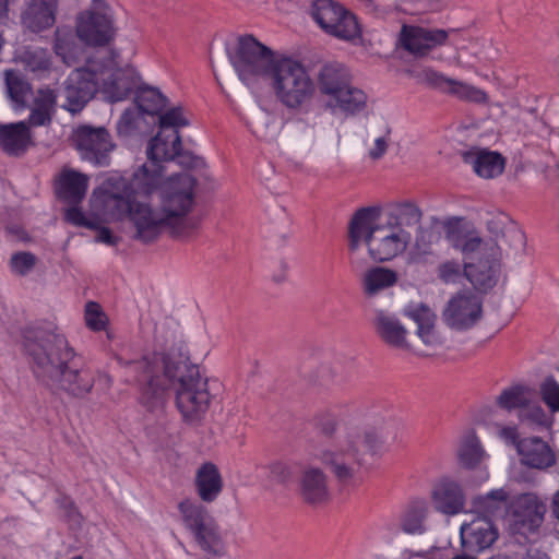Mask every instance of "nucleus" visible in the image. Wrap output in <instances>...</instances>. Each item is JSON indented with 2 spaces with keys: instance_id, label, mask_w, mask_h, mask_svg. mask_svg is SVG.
I'll list each match as a JSON object with an SVG mask.
<instances>
[{
  "instance_id": "nucleus-62",
  "label": "nucleus",
  "mask_w": 559,
  "mask_h": 559,
  "mask_svg": "<svg viewBox=\"0 0 559 559\" xmlns=\"http://www.w3.org/2000/svg\"><path fill=\"white\" fill-rule=\"evenodd\" d=\"M8 10V0H0V19L3 17Z\"/></svg>"
},
{
  "instance_id": "nucleus-36",
  "label": "nucleus",
  "mask_w": 559,
  "mask_h": 559,
  "mask_svg": "<svg viewBox=\"0 0 559 559\" xmlns=\"http://www.w3.org/2000/svg\"><path fill=\"white\" fill-rule=\"evenodd\" d=\"M532 397H534V392L531 388L515 384L502 390L497 396L496 403L502 409L508 412L516 411L519 413Z\"/></svg>"
},
{
  "instance_id": "nucleus-51",
  "label": "nucleus",
  "mask_w": 559,
  "mask_h": 559,
  "mask_svg": "<svg viewBox=\"0 0 559 559\" xmlns=\"http://www.w3.org/2000/svg\"><path fill=\"white\" fill-rule=\"evenodd\" d=\"M36 263V257L31 252H19L11 258L12 271L20 275L29 273Z\"/></svg>"
},
{
  "instance_id": "nucleus-22",
  "label": "nucleus",
  "mask_w": 559,
  "mask_h": 559,
  "mask_svg": "<svg viewBox=\"0 0 559 559\" xmlns=\"http://www.w3.org/2000/svg\"><path fill=\"white\" fill-rule=\"evenodd\" d=\"M57 92L49 87L37 88L28 104L29 115L25 121L29 127H48L57 111Z\"/></svg>"
},
{
  "instance_id": "nucleus-49",
  "label": "nucleus",
  "mask_w": 559,
  "mask_h": 559,
  "mask_svg": "<svg viewBox=\"0 0 559 559\" xmlns=\"http://www.w3.org/2000/svg\"><path fill=\"white\" fill-rule=\"evenodd\" d=\"M140 112L138 109H126L117 122V131L120 136H129L138 128Z\"/></svg>"
},
{
  "instance_id": "nucleus-44",
  "label": "nucleus",
  "mask_w": 559,
  "mask_h": 559,
  "mask_svg": "<svg viewBox=\"0 0 559 559\" xmlns=\"http://www.w3.org/2000/svg\"><path fill=\"white\" fill-rule=\"evenodd\" d=\"M421 211L419 207L411 202H404L394 209L393 216L389 219L393 225H399L402 228L405 226H413L420 222Z\"/></svg>"
},
{
  "instance_id": "nucleus-13",
  "label": "nucleus",
  "mask_w": 559,
  "mask_h": 559,
  "mask_svg": "<svg viewBox=\"0 0 559 559\" xmlns=\"http://www.w3.org/2000/svg\"><path fill=\"white\" fill-rule=\"evenodd\" d=\"M73 141L83 159L99 166L108 164V155L115 147L104 127L80 126L73 133Z\"/></svg>"
},
{
  "instance_id": "nucleus-40",
  "label": "nucleus",
  "mask_w": 559,
  "mask_h": 559,
  "mask_svg": "<svg viewBox=\"0 0 559 559\" xmlns=\"http://www.w3.org/2000/svg\"><path fill=\"white\" fill-rule=\"evenodd\" d=\"M55 52L62 61L72 66L81 53V47L75 41V36L68 29H57Z\"/></svg>"
},
{
  "instance_id": "nucleus-26",
  "label": "nucleus",
  "mask_w": 559,
  "mask_h": 559,
  "mask_svg": "<svg viewBox=\"0 0 559 559\" xmlns=\"http://www.w3.org/2000/svg\"><path fill=\"white\" fill-rule=\"evenodd\" d=\"M300 493L308 503L320 504L325 502L329 499L325 473L319 467H306L300 478Z\"/></svg>"
},
{
  "instance_id": "nucleus-1",
  "label": "nucleus",
  "mask_w": 559,
  "mask_h": 559,
  "mask_svg": "<svg viewBox=\"0 0 559 559\" xmlns=\"http://www.w3.org/2000/svg\"><path fill=\"white\" fill-rule=\"evenodd\" d=\"M156 337L164 352L148 354L134 361H121L139 386L140 403L148 412H159L174 392L182 419L198 424L211 402L207 379L202 377L199 366L190 361L174 322L158 328Z\"/></svg>"
},
{
  "instance_id": "nucleus-56",
  "label": "nucleus",
  "mask_w": 559,
  "mask_h": 559,
  "mask_svg": "<svg viewBox=\"0 0 559 559\" xmlns=\"http://www.w3.org/2000/svg\"><path fill=\"white\" fill-rule=\"evenodd\" d=\"M297 132H304V138L300 140L304 144L311 145L314 142V128L307 124L304 120H297L294 123Z\"/></svg>"
},
{
  "instance_id": "nucleus-4",
  "label": "nucleus",
  "mask_w": 559,
  "mask_h": 559,
  "mask_svg": "<svg viewBox=\"0 0 559 559\" xmlns=\"http://www.w3.org/2000/svg\"><path fill=\"white\" fill-rule=\"evenodd\" d=\"M24 347L35 377L45 385L74 397L86 396L95 385V371L79 358L63 334L55 330L26 332Z\"/></svg>"
},
{
  "instance_id": "nucleus-64",
  "label": "nucleus",
  "mask_w": 559,
  "mask_h": 559,
  "mask_svg": "<svg viewBox=\"0 0 559 559\" xmlns=\"http://www.w3.org/2000/svg\"><path fill=\"white\" fill-rule=\"evenodd\" d=\"M72 559H83L81 556L73 557Z\"/></svg>"
},
{
  "instance_id": "nucleus-10",
  "label": "nucleus",
  "mask_w": 559,
  "mask_h": 559,
  "mask_svg": "<svg viewBox=\"0 0 559 559\" xmlns=\"http://www.w3.org/2000/svg\"><path fill=\"white\" fill-rule=\"evenodd\" d=\"M185 527L195 543L206 552L221 555L224 545L218 527L206 509L194 501L185 500L178 506Z\"/></svg>"
},
{
  "instance_id": "nucleus-55",
  "label": "nucleus",
  "mask_w": 559,
  "mask_h": 559,
  "mask_svg": "<svg viewBox=\"0 0 559 559\" xmlns=\"http://www.w3.org/2000/svg\"><path fill=\"white\" fill-rule=\"evenodd\" d=\"M270 477L277 483L287 481L290 476L289 467L282 462H273L269 465Z\"/></svg>"
},
{
  "instance_id": "nucleus-16",
  "label": "nucleus",
  "mask_w": 559,
  "mask_h": 559,
  "mask_svg": "<svg viewBox=\"0 0 559 559\" xmlns=\"http://www.w3.org/2000/svg\"><path fill=\"white\" fill-rule=\"evenodd\" d=\"M443 321L454 330L472 328L481 317V301L471 293L452 297L442 313Z\"/></svg>"
},
{
  "instance_id": "nucleus-30",
  "label": "nucleus",
  "mask_w": 559,
  "mask_h": 559,
  "mask_svg": "<svg viewBox=\"0 0 559 559\" xmlns=\"http://www.w3.org/2000/svg\"><path fill=\"white\" fill-rule=\"evenodd\" d=\"M499 263L496 259L479 260L465 263L464 273L467 280L478 290H487L495 286Z\"/></svg>"
},
{
  "instance_id": "nucleus-45",
  "label": "nucleus",
  "mask_w": 559,
  "mask_h": 559,
  "mask_svg": "<svg viewBox=\"0 0 559 559\" xmlns=\"http://www.w3.org/2000/svg\"><path fill=\"white\" fill-rule=\"evenodd\" d=\"M5 83L10 98L24 106L26 96L31 93V85L14 71L5 72Z\"/></svg>"
},
{
  "instance_id": "nucleus-50",
  "label": "nucleus",
  "mask_w": 559,
  "mask_h": 559,
  "mask_svg": "<svg viewBox=\"0 0 559 559\" xmlns=\"http://www.w3.org/2000/svg\"><path fill=\"white\" fill-rule=\"evenodd\" d=\"M106 316L100 307L93 301L86 304L85 307V322L86 325L93 331H100L106 326Z\"/></svg>"
},
{
  "instance_id": "nucleus-52",
  "label": "nucleus",
  "mask_w": 559,
  "mask_h": 559,
  "mask_svg": "<svg viewBox=\"0 0 559 559\" xmlns=\"http://www.w3.org/2000/svg\"><path fill=\"white\" fill-rule=\"evenodd\" d=\"M497 436L501 439L506 444L512 445L518 451V445L521 442L519 428L515 425L511 426H498L497 427Z\"/></svg>"
},
{
  "instance_id": "nucleus-20",
  "label": "nucleus",
  "mask_w": 559,
  "mask_h": 559,
  "mask_svg": "<svg viewBox=\"0 0 559 559\" xmlns=\"http://www.w3.org/2000/svg\"><path fill=\"white\" fill-rule=\"evenodd\" d=\"M372 324L385 344L400 349L408 348V331L394 313L377 308L373 310Z\"/></svg>"
},
{
  "instance_id": "nucleus-29",
  "label": "nucleus",
  "mask_w": 559,
  "mask_h": 559,
  "mask_svg": "<svg viewBox=\"0 0 559 559\" xmlns=\"http://www.w3.org/2000/svg\"><path fill=\"white\" fill-rule=\"evenodd\" d=\"M195 488L199 497L204 502H213L223 490V479L216 465L202 464L195 473Z\"/></svg>"
},
{
  "instance_id": "nucleus-60",
  "label": "nucleus",
  "mask_w": 559,
  "mask_h": 559,
  "mask_svg": "<svg viewBox=\"0 0 559 559\" xmlns=\"http://www.w3.org/2000/svg\"><path fill=\"white\" fill-rule=\"evenodd\" d=\"M521 559H549V557L538 550L528 551L527 555Z\"/></svg>"
},
{
  "instance_id": "nucleus-11",
  "label": "nucleus",
  "mask_w": 559,
  "mask_h": 559,
  "mask_svg": "<svg viewBox=\"0 0 559 559\" xmlns=\"http://www.w3.org/2000/svg\"><path fill=\"white\" fill-rule=\"evenodd\" d=\"M311 15L329 35L352 41L360 36V27L354 14L332 0H316Z\"/></svg>"
},
{
  "instance_id": "nucleus-48",
  "label": "nucleus",
  "mask_w": 559,
  "mask_h": 559,
  "mask_svg": "<svg viewBox=\"0 0 559 559\" xmlns=\"http://www.w3.org/2000/svg\"><path fill=\"white\" fill-rule=\"evenodd\" d=\"M542 400L554 415L559 412V383L554 377H547L539 385Z\"/></svg>"
},
{
  "instance_id": "nucleus-43",
  "label": "nucleus",
  "mask_w": 559,
  "mask_h": 559,
  "mask_svg": "<svg viewBox=\"0 0 559 559\" xmlns=\"http://www.w3.org/2000/svg\"><path fill=\"white\" fill-rule=\"evenodd\" d=\"M448 94L453 95L462 100L478 104L487 103L488 100V96L485 91L454 79H452Z\"/></svg>"
},
{
  "instance_id": "nucleus-42",
  "label": "nucleus",
  "mask_w": 559,
  "mask_h": 559,
  "mask_svg": "<svg viewBox=\"0 0 559 559\" xmlns=\"http://www.w3.org/2000/svg\"><path fill=\"white\" fill-rule=\"evenodd\" d=\"M425 515L426 508L424 503L411 506L402 516V530L407 534H421L424 532L423 522Z\"/></svg>"
},
{
  "instance_id": "nucleus-31",
  "label": "nucleus",
  "mask_w": 559,
  "mask_h": 559,
  "mask_svg": "<svg viewBox=\"0 0 559 559\" xmlns=\"http://www.w3.org/2000/svg\"><path fill=\"white\" fill-rule=\"evenodd\" d=\"M88 177L79 171L69 169L60 175L57 192L59 197L69 203H80L87 191Z\"/></svg>"
},
{
  "instance_id": "nucleus-46",
  "label": "nucleus",
  "mask_w": 559,
  "mask_h": 559,
  "mask_svg": "<svg viewBox=\"0 0 559 559\" xmlns=\"http://www.w3.org/2000/svg\"><path fill=\"white\" fill-rule=\"evenodd\" d=\"M415 78L418 80V82L447 94L452 83L451 78H448L431 68H424L417 71Z\"/></svg>"
},
{
  "instance_id": "nucleus-28",
  "label": "nucleus",
  "mask_w": 559,
  "mask_h": 559,
  "mask_svg": "<svg viewBox=\"0 0 559 559\" xmlns=\"http://www.w3.org/2000/svg\"><path fill=\"white\" fill-rule=\"evenodd\" d=\"M29 126L25 121L0 124V146L10 155H21L32 144Z\"/></svg>"
},
{
  "instance_id": "nucleus-24",
  "label": "nucleus",
  "mask_w": 559,
  "mask_h": 559,
  "mask_svg": "<svg viewBox=\"0 0 559 559\" xmlns=\"http://www.w3.org/2000/svg\"><path fill=\"white\" fill-rule=\"evenodd\" d=\"M465 164L481 178L491 179L502 174L504 169L503 157L485 148H471L462 153Z\"/></svg>"
},
{
  "instance_id": "nucleus-53",
  "label": "nucleus",
  "mask_w": 559,
  "mask_h": 559,
  "mask_svg": "<svg viewBox=\"0 0 559 559\" xmlns=\"http://www.w3.org/2000/svg\"><path fill=\"white\" fill-rule=\"evenodd\" d=\"M391 143L390 130L386 129L383 134L377 136L373 141V145L369 148V156L372 159L381 158Z\"/></svg>"
},
{
  "instance_id": "nucleus-3",
  "label": "nucleus",
  "mask_w": 559,
  "mask_h": 559,
  "mask_svg": "<svg viewBox=\"0 0 559 559\" xmlns=\"http://www.w3.org/2000/svg\"><path fill=\"white\" fill-rule=\"evenodd\" d=\"M195 180L188 173L164 179L148 193L129 188L127 216L135 227V238L143 242L155 240L164 230L178 238L187 237L198 227L188 214L194 204Z\"/></svg>"
},
{
  "instance_id": "nucleus-33",
  "label": "nucleus",
  "mask_w": 559,
  "mask_h": 559,
  "mask_svg": "<svg viewBox=\"0 0 559 559\" xmlns=\"http://www.w3.org/2000/svg\"><path fill=\"white\" fill-rule=\"evenodd\" d=\"M397 273L389 267L373 266L368 269L361 278V286L365 295L377 296L382 290L394 286L397 283Z\"/></svg>"
},
{
  "instance_id": "nucleus-58",
  "label": "nucleus",
  "mask_w": 559,
  "mask_h": 559,
  "mask_svg": "<svg viewBox=\"0 0 559 559\" xmlns=\"http://www.w3.org/2000/svg\"><path fill=\"white\" fill-rule=\"evenodd\" d=\"M95 376H96L95 384L97 385V388L103 392L108 391L112 384L111 377L108 373L103 372V371H96Z\"/></svg>"
},
{
  "instance_id": "nucleus-37",
  "label": "nucleus",
  "mask_w": 559,
  "mask_h": 559,
  "mask_svg": "<svg viewBox=\"0 0 559 559\" xmlns=\"http://www.w3.org/2000/svg\"><path fill=\"white\" fill-rule=\"evenodd\" d=\"M509 497L510 492L506 488H498L484 496L476 497L473 506L478 513L483 514L481 518L489 519L504 510Z\"/></svg>"
},
{
  "instance_id": "nucleus-9",
  "label": "nucleus",
  "mask_w": 559,
  "mask_h": 559,
  "mask_svg": "<svg viewBox=\"0 0 559 559\" xmlns=\"http://www.w3.org/2000/svg\"><path fill=\"white\" fill-rule=\"evenodd\" d=\"M98 63L99 91L110 103L127 99L140 86V75L138 71L127 66L119 68L112 56L94 58Z\"/></svg>"
},
{
  "instance_id": "nucleus-39",
  "label": "nucleus",
  "mask_w": 559,
  "mask_h": 559,
  "mask_svg": "<svg viewBox=\"0 0 559 559\" xmlns=\"http://www.w3.org/2000/svg\"><path fill=\"white\" fill-rule=\"evenodd\" d=\"M17 58L27 71L37 76L48 71L50 67V56L46 49L40 47H27L20 52Z\"/></svg>"
},
{
  "instance_id": "nucleus-2",
  "label": "nucleus",
  "mask_w": 559,
  "mask_h": 559,
  "mask_svg": "<svg viewBox=\"0 0 559 559\" xmlns=\"http://www.w3.org/2000/svg\"><path fill=\"white\" fill-rule=\"evenodd\" d=\"M230 61L248 87H255L259 81L265 82L276 102L288 110L309 107L316 97V80L301 61L276 56L252 36L239 39Z\"/></svg>"
},
{
  "instance_id": "nucleus-21",
  "label": "nucleus",
  "mask_w": 559,
  "mask_h": 559,
  "mask_svg": "<svg viewBox=\"0 0 559 559\" xmlns=\"http://www.w3.org/2000/svg\"><path fill=\"white\" fill-rule=\"evenodd\" d=\"M461 540L468 551H481L490 547L498 537L497 528L486 518H477L464 523L460 528Z\"/></svg>"
},
{
  "instance_id": "nucleus-38",
  "label": "nucleus",
  "mask_w": 559,
  "mask_h": 559,
  "mask_svg": "<svg viewBox=\"0 0 559 559\" xmlns=\"http://www.w3.org/2000/svg\"><path fill=\"white\" fill-rule=\"evenodd\" d=\"M135 103L139 111L158 115L165 109L167 98L156 88L139 86L135 92Z\"/></svg>"
},
{
  "instance_id": "nucleus-63",
  "label": "nucleus",
  "mask_w": 559,
  "mask_h": 559,
  "mask_svg": "<svg viewBox=\"0 0 559 559\" xmlns=\"http://www.w3.org/2000/svg\"><path fill=\"white\" fill-rule=\"evenodd\" d=\"M500 233H501V229H496L495 230L496 236H498Z\"/></svg>"
},
{
  "instance_id": "nucleus-61",
  "label": "nucleus",
  "mask_w": 559,
  "mask_h": 559,
  "mask_svg": "<svg viewBox=\"0 0 559 559\" xmlns=\"http://www.w3.org/2000/svg\"><path fill=\"white\" fill-rule=\"evenodd\" d=\"M252 133L257 138L262 139V140H269L273 136V135L269 134L267 131L260 130L258 127H252Z\"/></svg>"
},
{
  "instance_id": "nucleus-7",
  "label": "nucleus",
  "mask_w": 559,
  "mask_h": 559,
  "mask_svg": "<svg viewBox=\"0 0 559 559\" xmlns=\"http://www.w3.org/2000/svg\"><path fill=\"white\" fill-rule=\"evenodd\" d=\"M128 180L119 173L109 174L94 189L90 199V213L85 214L79 207H70L66 218L74 226L97 228L104 223L121 221L128 212Z\"/></svg>"
},
{
  "instance_id": "nucleus-32",
  "label": "nucleus",
  "mask_w": 559,
  "mask_h": 559,
  "mask_svg": "<svg viewBox=\"0 0 559 559\" xmlns=\"http://www.w3.org/2000/svg\"><path fill=\"white\" fill-rule=\"evenodd\" d=\"M331 102H333V105H331L333 108L346 115L355 116L366 110L368 96L364 90L353 85L350 82Z\"/></svg>"
},
{
  "instance_id": "nucleus-17",
  "label": "nucleus",
  "mask_w": 559,
  "mask_h": 559,
  "mask_svg": "<svg viewBox=\"0 0 559 559\" xmlns=\"http://www.w3.org/2000/svg\"><path fill=\"white\" fill-rule=\"evenodd\" d=\"M403 313L416 323V334L426 346L437 348L444 344V337L436 326L437 314L430 307L411 301L404 307Z\"/></svg>"
},
{
  "instance_id": "nucleus-12",
  "label": "nucleus",
  "mask_w": 559,
  "mask_h": 559,
  "mask_svg": "<svg viewBox=\"0 0 559 559\" xmlns=\"http://www.w3.org/2000/svg\"><path fill=\"white\" fill-rule=\"evenodd\" d=\"M97 71L98 63L93 58L84 68L75 69L69 74L62 90L64 103L61 108L76 114L86 106L94 94L99 91Z\"/></svg>"
},
{
  "instance_id": "nucleus-8",
  "label": "nucleus",
  "mask_w": 559,
  "mask_h": 559,
  "mask_svg": "<svg viewBox=\"0 0 559 559\" xmlns=\"http://www.w3.org/2000/svg\"><path fill=\"white\" fill-rule=\"evenodd\" d=\"M181 136L179 131L171 130L155 135L147 147L148 162L139 167L128 180V189L138 193H148L160 183L164 174L162 162L173 160L180 156Z\"/></svg>"
},
{
  "instance_id": "nucleus-59",
  "label": "nucleus",
  "mask_w": 559,
  "mask_h": 559,
  "mask_svg": "<svg viewBox=\"0 0 559 559\" xmlns=\"http://www.w3.org/2000/svg\"><path fill=\"white\" fill-rule=\"evenodd\" d=\"M551 512L552 515L559 521V490L552 497Z\"/></svg>"
},
{
  "instance_id": "nucleus-41",
  "label": "nucleus",
  "mask_w": 559,
  "mask_h": 559,
  "mask_svg": "<svg viewBox=\"0 0 559 559\" xmlns=\"http://www.w3.org/2000/svg\"><path fill=\"white\" fill-rule=\"evenodd\" d=\"M460 462L469 468L476 467L486 457L479 439L474 433L465 436L459 450Z\"/></svg>"
},
{
  "instance_id": "nucleus-14",
  "label": "nucleus",
  "mask_w": 559,
  "mask_h": 559,
  "mask_svg": "<svg viewBox=\"0 0 559 559\" xmlns=\"http://www.w3.org/2000/svg\"><path fill=\"white\" fill-rule=\"evenodd\" d=\"M546 504L533 493L519 497L514 503L511 530L514 535L532 540L544 521Z\"/></svg>"
},
{
  "instance_id": "nucleus-25",
  "label": "nucleus",
  "mask_w": 559,
  "mask_h": 559,
  "mask_svg": "<svg viewBox=\"0 0 559 559\" xmlns=\"http://www.w3.org/2000/svg\"><path fill=\"white\" fill-rule=\"evenodd\" d=\"M350 82L352 74L349 70L338 62H330L322 66L316 81L320 92L330 99Z\"/></svg>"
},
{
  "instance_id": "nucleus-27",
  "label": "nucleus",
  "mask_w": 559,
  "mask_h": 559,
  "mask_svg": "<svg viewBox=\"0 0 559 559\" xmlns=\"http://www.w3.org/2000/svg\"><path fill=\"white\" fill-rule=\"evenodd\" d=\"M57 0H28L22 15L23 24L33 32L49 28L55 23Z\"/></svg>"
},
{
  "instance_id": "nucleus-19",
  "label": "nucleus",
  "mask_w": 559,
  "mask_h": 559,
  "mask_svg": "<svg viewBox=\"0 0 559 559\" xmlns=\"http://www.w3.org/2000/svg\"><path fill=\"white\" fill-rule=\"evenodd\" d=\"M518 455L521 464L531 468L546 469L556 463V452L538 436L522 438L518 445Z\"/></svg>"
},
{
  "instance_id": "nucleus-47",
  "label": "nucleus",
  "mask_w": 559,
  "mask_h": 559,
  "mask_svg": "<svg viewBox=\"0 0 559 559\" xmlns=\"http://www.w3.org/2000/svg\"><path fill=\"white\" fill-rule=\"evenodd\" d=\"M158 116V124L163 131L166 129L178 131L179 128L187 127L190 123L181 107H173L168 110H163Z\"/></svg>"
},
{
  "instance_id": "nucleus-6",
  "label": "nucleus",
  "mask_w": 559,
  "mask_h": 559,
  "mask_svg": "<svg viewBox=\"0 0 559 559\" xmlns=\"http://www.w3.org/2000/svg\"><path fill=\"white\" fill-rule=\"evenodd\" d=\"M349 249L356 251L365 242L369 257L377 262H385L403 253L411 234L392 221L382 223L378 211L371 207L360 209L349 223Z\"/></svg>"
},
{
  "instance_id": "nucleus-15",
  "label": "nucleus",
  "mask_w": 559,
  "mask_h": 559,
  "mask_svg": "<svg viewBox=\"0 0 559 559\" xmlns=\"http://www.w3.org/2000/svg\"><path fill=\"white\" fill-rule=\"evenodd\" d=\"M93 2L94 10L79 16L76 34L87 45L102 46L112 36L111 19L100 0H93Z\"/></svg>"
},
{
  "instance_id": "nucleus-23",
  "label": "nucleus",
  "mask_w": 559,
  "mask_h": 559,
  "mask_svg": "<svg viewBox=\"0 0 559 559\" xmlns=\"http://www.w3.org/2000/svg\"><path fill=\"white\" fill-rule=\"evenodd\" d=\"M433 508L445 514L455 515L464 511L465 495L461 486L451 479H442L431 492Z\"/></svg>"
},
{
  "instance_id": "nucleus-18",
  "label": "nucleus",
  "mask_w": 559,
  "mask_h": 559,
  "mask_svg": "<svg viewBox=\"0 0 559 559\" xmlns=\"http://www.w3.org/2000/svg\"><path fill=\"white\" fill-rule=\"evenodd\" d=\"M451 31L404 25L401 32L403 47L413 55L424 56L444 45Z\"/></svg>"
},
{
  "instance_id": "nucleus-5",
  "label": "nucleus",
  "mask_w": 559,
  "mask_h": 559,
  "mask_svg": "<svg viewBox=\"0 0 559 559\" xmlns=\"http://www.w3.org/2000/svg\"><path fill=\"white\" fill-rule=\"evenodd\" d=\"M380 436L370 429L346 423L330 441L317 447L312 456L320 462L338 483L356 486L362 481V455L376 453L381 447Z\"/></svg>"
},
{
  "instance_id": "nucleus-34",
  "label": "nucleus",
  "mask_w": 559,
  "mask_h": 559,
  "mask_svg": "<svg viewBox=\"0 0 559 559\" xmlns=\"http://www.w3.org/2000/svg\"><path fill=\"white\" fill-rule=\"evenodd\" d=\"M445 238L449 243L466 257L481 252L484 242L475 231H467L459 224H448Z\"/></svg>"
},
{
  "instance_id": "nucleus-54",
  "label": "nucleus",
  "mask_w": 559,
  "mask_h": 559,
  "mask_svg": "<svg viewBox=\"0 0 559 559\" xmlns=\"http://www.w3.org/2000/svg\"><path fill=\"white\" fill-rule=\"evenodd\" d=\"M461 274V266L453 261H447L439 266V276L445 282H455Z\"/></svg>"
},
{
  "instance_id": "nucleus-35",
  "label": "nucleus",
  "mask_w": 559,
  "mask_h": 559,
  "mask_svg": "<svg viewBox=\"0 0 559 559\" xmlns=\"http://www.w3.org/2000/svg\"><path fill=\"white\" fill-rule=\"evenodd\" d=\"M521 424L534 430L551 429L554 415L532 397L521 412L516 413Z\"/></svg>"
},
{
  "instance_id": "nucleus-57",
  "label": "nucleus",
  "mask_w": 559,
  "mask_h": 559,
  "mask_svg": "<svg viewBox=\"0 0 559 559\" xmlns=\"http://www.w3.org/2000/svg\"><path fill=\"white\" fill-rule=\"evenodd\" d=\"M96 241L106 243L108 246H115L117 243V238L111 234V231L106 227H100V225L96 228Z\"/></svg>"
}]
</instances>
